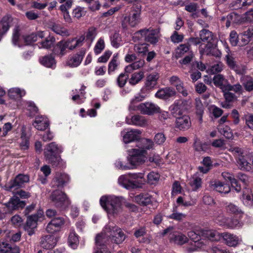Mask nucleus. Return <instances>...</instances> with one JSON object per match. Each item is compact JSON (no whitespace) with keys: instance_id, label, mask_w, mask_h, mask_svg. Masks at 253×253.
<instances>
[{"instance_id":"nucleus-58","label":"nucleus","mask_w":253,"mask_h":253,"mask_svg":"<svg viewBox=\"0 0 253 253\" xmlns=\"http://www.w3.org/2000/svg\"><path fill=\"white\" fill-rule=\"evenodd\" d=\"M134 50L139 54H145L148 51V44L146 43L136 44L134 46Z\"/></svg>"},{"instance_id":"nucleus-7","label":"nucleus","mask_w":253,"mask_h":253,"mask_svg":"<svg viewBox=\"0 0 253 253\" xmlns=\"http://www.w3.org/2000/svg\"><path fill=\"white\" fill-rule=\"evenodd\" d=\"M62 148L58 146L55 142H51L47 144L44 150V156L49 163L53 165L56 166L58 164L60 158L56 156L58 153L62 152Z\"/></svg>"},{"instance_id":"nucleus-50","label":"nucleus","mask_w":253,"mask_h":253,"mask_svg":"<svg viewBox=\"0 0 253 253\" xmlns=\"http://www.w3.org/2000/svg\"><path fill=\"white\" fill-rule=\"evenodd\" d=\"M243 202L248 207L253 206V195L251 192H244L243 194Z\"/></svg>"},{"instance_id":"nucleus-1","label":"nucleus","mask_w":253,"mask_h":253,"mask_svg":"<svg viewBox=\"0 0 253 253\" xmlns=\"http://www.w3.org/2000/svg\"><path fill=\"white\" fill-rule=\"evenodd\" d=\"M126 235L122 230L113 223L105 226L101 234L96 236L95 243L97 250L95 253H107L105 246L110 243L116 244L122 243Z\"/></svg>"},{"instance_id":"nucleus-64","label":"nucleus","mask_w":253,"mask_h":253,"mask_svg":"<svg viewBox=\"0 0 253 253\" xmlns=\"http://www.w3.org/2000/svg\"><path fill=\"white\" fill-rule=\"evenodd\" d=\"M195 149L199 152H206L208 149V145L199 141H195L194 144Z\"/></svg>"},{"instance_id":"nucleus-61","label":"nucleus","mask_w":253,"mask_h":253,"mask_svg":"<svg viewBox=\"0 0 253 253\" xmlns=\"http://www.w3.org/2000/svg\"><path fill=\"white\" fill-rule=\"evenodd\" d=\"M226 209L229 212L234 214H240L243 213L242 210L236 205L232 203H229L226 206Z\"/></svg>"},{"instance_id":"nucleus-13","label":"nucleus","mask_w":253,"mask_h":253,"mask_svg":"<svg viewBox=\"0 0 253 253\" xmlns=\"http://www.w3.org/2000/svg\"><path fill=\"white\" fill-rule=\"evenodd\" d=\"M149 94L145 88H142L140 91L136 94L130 100L129 105V110L130 111H137L139 104L138 102L143 101Z\"/></svg>"},{"instance_id":"nucleus-15","label":"nucleus","mask_w":253,"mask_h":253,"mask_svg":"<svg viewBox=\"0 0 253 253\" xmlns=\"http://www.w3.org/2000/svg\"><path fill=\"white\" fill-rule=\"evenodd\" d=\"M202 237V239H206L207 241H218L221 238V233L213 229H200V232Z\"/></svg>"},{"instance_id":"nucleus-39","label":"nucleus","mask_w":253,"mask_h":253,"mask_svg":"<svg viewBox=\"0 0 253 253\" xmlns=\"http://www.w3.org/2000/svg\"><path fill=\"white\" fill-rule=\"evenodd\" d=\"M190 50V45L188 43L180 44L175 49V56L176 58H178L184 55V54L189 52Z\"/></svg>"},{"instance_id":"nucleus-14","label":"nucleus","mask_w":253,"mask_h":253,"mask_svg":"<svg viewBox=\"0 0 253 253\" xmlns=\"http://www.w3.org/2000/svg\"><path fill=\"white\" fill-rule=\"evenodd\" d=\"M137 111H139L144 115H153L160 112V107L154 103L146 102L139 104Z\"/></svg>"},{"instance_id":"nucleus-29","label":"nucleus","mask_w":253,"mask_h":253,"mask_svg":"<svg viewBox=\"0 0 253 253\" xmlns=\"http://www.w3.org/2000/svg\"><path fill=\"white\" fill-rule=\"evenodd\" d=\"M35 128L39 130H44L49 126V121L47 118L43 116H38L33 123Z\"/></svg>"},{"instance_id":"nucleus-59","label":"nucleus","mask_w":253,"mask_h":253,"mask_svg":"<svg viewBox=\"0 0 253 253\" xmlns=\"http://www.w3.org/2000/svg\"><path fill=\"white\" fill-rule=\"evenodd\" d=\"M219 131L221 134L223 135L226 138L230 139L233 137V133L231 129L227 126H221L218 127Z\"/></svg>"},{"instance_id":"nucleus-5","label":"nucleus","mask_w":253,"mask_h":253,"mask_svg":"<svg viewBox=\"0 0 253 253\" xmlns=\"http://www.w3.org/2000/svg\"><path fill=\"white\" fill-rule=\"evenodd\" d=\"M141 9L142 6L139 4L132 7L129 16H126L122 22V26L124 29L127 28V23L130 27H134L140 22Z\"/></svg>"},{"instance_id":"nucleus-28","label":"nucleus","mask_w":253,"mask_h":253,"mask_svg":"<svg viewBox=\"0 0 253 253\" xmlns=\"http://www.w3.org/2000/svg\"><path fill=\"white\" fill-rule=\"evenodd\" d=\"M126 122L128 125H132L141 127H144L148 125V121L143 116L140 115L133 116L130 121L126 118Z\"/></svg>"},{"instance_id":"nucleus-60","label":"nucleus","mask_w":253,"mask_h":253,"mask_svg":"<svg viewBox=\"0 0 253 253\" xmlns=\"http://www.w3.org/2000/svg\"><path fill=\"white\" fill-rule=\"evenodd\" d=\"M225 60L228 66L230 69H232L235 65L236 62L233 54L229 51V49L228 50L227 55L225 56Z\"/></svg>"},{"instance_id":"nucleus-46","label":"nucleus","mask_w":253,"mask_h":253,"mask_svg":"<svg viewBox=\"0 0 253 253\" xmlns=\"http://www.w3.org/2000/svg\"><path fill=\"white\" fill-rule=\"evenodd\" d=\"M215 222L221 226H226L228 218H226L221 211H219L214 213Z\"/></svg>"},{"instance_id":"nucleus-21","label":"nucleus","mask_w":253,"mask_h":253,"mask_svg":"<svg viewBox=\"0 0 253 253\" xmlns=\"http://www.w3.org/2000/svg\"><path fill=\"white\" fill-rule=\"evenodd\" d=\"M221 238H223L225 243L230 247H236L241 241V239L236 235L227 232L221 233Z\"/></svg>"},{"instance_id":"nucleus-19","label":"nucleus","mask_w":253,"mask_h":253,"mask_svg":"<svg viewBox=\"0 0 253 253\" xmlns=\"http://www.w3.org/2000/svg\"><path fill=\"white\" fill-rule=\"evenodd\" d=\"M175 127L180 130H185L191 126L190 118L187 115L175 117Z\"/></svg>"},{"instance_id":"nucleus-8","label":"nucleus","mask_w":253,"mask_h":253,"mask_svg":"<svg viewBox=\"0 0 253 253\" xmlns=\"http://www.w3.org/2000/svg\"><path fill=\"white\" fill-rule=\"evenodd\" d=\"M159 31L152 29L141 30L134 34L133 39L135 41L145 40L151 43H155L158 41Z\"/></svg>"},{"instance_id":"nucleus-49","label":"nucleus","mask_w":253,"mask_h":253,"mask_svg":"<svg viewBox=\"0 0 253 253\" xmlns=\"http://www.w3.org/2000/svg\"><path fill=\"white\" fill-rule=\"evenodd\" d=\"M243 225V223L236 218H228L226 227L230 229H238Z\"/></svg>"},{"instance_id":"nucleus-43","label":"nucleus","mask_w":253,"mask_h":253,"mask_svg":"<svg viewBox=\"0 0 253 253\" xmlns=\"http://www.w3.org/2000/svg\"><path fill=\"white\" fill-rule=\"evenodd\" d=\"M145 63L144 60H139L135 61L132 64L127 66L125 68V71L126 73H130L133 70H137L142 67Z\"/></svg>"},{"instance_id":"nucleus-20","label":"nucleus","mask_w":253,"mask_h":253,"mask_svg":"<svg viewBox=\"0 0 253 253\" xmlns=\"http://www.w3.org/2000/svg\"><path fill=\"white\" fill-rule=\"evenodd\" d=\"M169 240L171 243L181 246L188 241V237L180 232H174L169 235Z\"/></svg>"},{"instance_id":"nucleus-42","label":"nucleus","mask_w":253,"mask_h":253,"mask_svg":"<svg viewBox=\"0 0 253 253\" xmlns=\"http://www.w3.org/2000/svg\"><path fill=\"white\" fill-rule=\"evenodd\" d=\"M151 197L147 194H141L135 197V201L139 204L147 206L151 202Z\"/></svg>"},{"instance_id":"nucleus-33","label":"nucleus","mask_w":253,"mask_h":253,"mask_svg":"<svg viewBox=\"0 0 253 253\" xmlns=\"http://www.w3.org/2000/svg\"><path fill=\"white\" fill-rule=\"evenodd\" d=\"M207 245V243L203 242H191L186 247V250L188 253H191L204 248Z\"/></svg>"},{"instance_id":"nucleus-2","label":"nucleus","mask_w":253,"mask_h":253,"mask_svg":"<svg viewBox=\"0 0 253 253\" xmlns=\"http://www.w3.org/2000/svg\"><path fill=\"white\" fill-rule=\"evenodd\" d=\"M118 182L123 187L131 190L141 188L145 179L142 173H129L119 176Z\"/></svg>"},{"instance_id":"nucleus-32","label":"nucleus","mask_w":253,"mask_h":253,"mask_svg":"<svg viewBox=\"0 0 253 253\" xmlns=\"http://www.w3.org/2000/svg\"><path fill=\"white\" fill-rule=\"evenodd\" d=\"M40 63L45 67L54 68L56 62L54 57L51 55H45L40 58Z\"/></svg>"},{"instance_id":"nucleus-55","label":"nucleus","mask_w":253,"mask_h":253,"mask_svg":"<svg viewBox=\"0 0 253 253\" xmlns=\"http://www.w3.org/2000/svg\"><path fill=\"white\" fill-rule=\"evenodd\" d=\"M186 215L181 212L177 211L175 209H173L172 213L169 215L168 217L170 219H174L177 221H181L185 218Z\"/></svg>"},{"instance_id":"nucleus-57","label":"nucleus","mask_w":253,"mask_h":253,"mask_svg":"<svg viewBox=\"0 0 253 253\" xmlns=\"http://www.w3.org/2000/svg\"><path fill=\"white\" fill-rule=\"evenodd\" d=\"M166 140V137L163 132L156 133L154 137V143L158 145H163Z\"/></svg>"},{"instance_id":"nucleus-40","label":"nucleus","mask_w":253,"mask_h":253,"mask_svg":"<svg viewBox=\"0 0 253 253\" xmlns=\"http://www.w3.org/2000/svg\"><path fill=\"white\" fill-rule=\"evenodd\" d=\"M144 72L139 71L132 74L128 80L129 84L135 85L139 83L144 78Z\"/></svg>"},{"instance_id":"nucleus-31","label":"nucleus","mask_w":253,"mask_h":253,"mask_svg":"<svg viewBox=\"0 0 253 253\" xmlns=\"http://www.w3.org/2000/svg\"><path fill=\"white\" fill-rule=\"evenodd\" d=\"M253 0H236L230 3L229 7L233 9L245 8L251 5Z\"/></svg>"},{"instance_id":"nucleus-3","label":"nucleus","mask_w":253,"mask_h":253,"mask_svg":"<svg viewBox=\"0 0 253 253\" xmlns=\"http://www.w3.org/2000/svg\"><path fill=\"white\" fill-rule=\"evenodd\" d=\"M123 200L122 197L103 196L100 199V204L108 214L115 215L122 211Z\"/></svg>"},{"instance_id":"nucleus-52","label":"nucleus","mask_w":253,"mask_h":253,"mask_svg":"<svg viewBox=\"0 0 253 253\" xmlns=\"http://www.w3.org/2000/svg\"><path fill=\"white\" fill-rule=\"evenodd\" d=\"M141 146L138 148L144 149L147 151V150L153 149L154 143V142L150 139H143L141 140Z\"/></svg>"},{"instance_id":"nucleus-37","label":"nucleus","mask_w":253,"mask_h":253,"mask_svg":"<svg viewBox=\"0 0 253 253\" xmlns=\"http://www.w3.org/2000/svg\"><path fill=\"white\" fill-rule=\"evenodd\" d=\"M240 81L247 91H251L253 90V79L252 77L249 76H241Z\"/></svg>"},{"instance_id":"nucleus-35","label":"nucleus","mask_w":253,"mask_h":253,"mask_svg":"<svg viewBox=\"0 0 253 253\" xmlns=\"http://www.w3.org/2000/svg\"><path fill=\"white\" fill-rule=\"evenodd\" d=\"M188 184L192 190L196 191L201 186L202 179L197 174H194L189 179Z\"/></svg>"},{"instance_id":"nucleus-44","label":"nucleus","mask_w":253,"mask_h":253,"mask_svg":"<svg viewBox=\"0 0 253 253\" xmlns=\"http://www.w3.org/2000/svg\"><path fill=\"white\" fill-rule=\"evenodd\" d=\"M55 42V38L53 37L49 36L46 38L44 41L39 42L38 44L39 48L48 49L53 46Z\"/></svg>"},{"instance_id":"nucleus-26","label":"nucleus","mask_w":253,"mask_h":253,"mask_svg":"<svg viewBox=\"0 0 253 253\" xmlns=\"http://www.w3.org/2000/svg\"><path fill=\"white\" fill-rule=\"evenodd\" d=\"M56 242V239L53 235H48L42 238L41 245L43 248L49 250L55 247Z\"/></svg>"},{"instance_id":"nucleus-56","label":"nucleus","mask_w":253,"mask_h":253,"mask_svg":"<svg viewBox=\"0 0 253 253\" xmlns=\"http://www.w3.org/2000/svg\"><path fill=\"white\" fill-rule=\"evenodd\" d=\"M105 48V42L103 38H100L94 48V51L95 54H98L101 52V51Z\"/></svg>"},{"instance_id":"nucleus-41","label":"nucleus","mask_w":253,"mask_h":253,"mask_svg":"<svg viewBox=\"0 0 253 253\" xmlns=\"http://www.w3.org/2000/svg\"><path fill=\"white\" fill-rule=\"evenodd\" d=\"M79 240L78 235L75 231H71L68 238V244L70 247L73 249L77 248Z\"/></svg>"},{"instance_id":"nucleus-53","label":"nucleus","mask_w":253,"mask_h":253,"mask_svg":"<svg viewBox=\"0 0 253 253\" xmlns=\"http://www.w3.org/2000/svg\"><path fill=\"white\" fill-rule=\"evenodd\" d=\"M229 151L231 152L237 158L244 156L245 150L243 148L238 146H231L229 149Z\"/></svg>"},{"instance_id":"nucleus-38","label":"nucleus","mask_w":253,"mask_h":253,"mask_svg":"<svg viewBox=\"0 0 253 253\" xmlns=\"http://www.w3.org/2000/svg\"><path fill=\"white\" fill-rule=\"evenodd\" d=\"M239 169L242 170L250 171L251 169V164L247 161L244 156L236 159Z\"/></svg>"},{"instance_id":"nucleus-6","label":"nucleus","mask_w":253,"mask_h":253,"mask_svg":"<svg viewBox=\"0 0 253 253\" xmlns=\"http://www.w3.org/2000/svg\"><path fill=\"white\" fill-rule=\"evenodd\" d=\"M128 161L133 169L135 167L142 165L147 159V152L140 148L132 149L128 151Z\"/></svg>"},{"instance_id":"nucleus-54","label":"nucleus","mask_w":253,"mask_h":253,"mask_svg":"<svg viewBox=\"0 0 253 253\" xmlns=\"http://www.w3.org/2000/svg\"><path fill=\"white\" fill-rule=\"evenodd\" d=\"M235 72L239 75L245 76V74L247 73V67L244 64H235V65L232 69Z\"/></svg>"},{"instance_id":"nucleus-30","label":"nucleus","mask_w":253,"mask_h":253,"mask_svg":"<svg viewBox=\"0 0 253 253\" xmlns=\"http://www.w3.org/2000/svg\"><path fill=\"white\" fill-rule=\"evenodd\" d=\"M211 186L212 188L220 193H228L231 190L229 185L219 181H212L211 183Z\"/></svg>"},{"instance_id":"nucleus-63","label":"nucleus","mask_w":253,"mask_h":253,"mask_svg":"<svg viewBox=\"0 0 253 253\" xmlns=\"http://www.w3.org/2000/svg\"><path fill=\"white\" fill-rule=\"evenodd\" d=\"M212 80L214 85L216 86L220 87V88L222 87L224 81H225L223 76L221 74H218L214 76Z\"/></svg>"},{"instance_id":"nucleus-34","label":"nucleus","mask_w":253,"mask_h":253,"mask_svg":"<svg viewBox=\"0 0 253 253\" xmlns=\"http://www.w3.org/2000/svg\"><path fill=\"white\" fill-rule=\"evenodd\" d=\"M26 94L24 89L18 87H13L8 90V95L9 97L13 99L21 98Z\"/></svg>"},{"instance_id":"nucleus-27","label":"nucleus","mask_w":253,"mask_h":253,"mask_svg":"<svg viewBox=\"0 0 253 253\" xmlns=\"http://www.w3.org/2000/svg\"><path fill=\"white\" fill-rule=\"evenodd\" d=\"M176 91L172 87H167L159 90L155 96L159 98L167 99L176 95Z\"/></svg>"},{"instance_id":"nucleus-17","label":"nucleus","mask_w":253,"mask_h":253,"mask_svg":"<svg viewBox=\"0 0 253 253\" xmlns=\"http://www.w3.org/2000/svg\"><path fill=\"white\" fill-rule=\"evenodd\" d=\"M64 223L65 220L63 217H54L48 223L46 230L48 233H53L58 231Z\"/></svg>"},{"instance_id":"nucleus-36","label":"nucleus","mask_w":253,"mask_h":253,"mask_svg":"<svg viewBox=\"0 0 253 253\" xmlns=\"http://www.w3.org/2000/svg\"><path fill=\"white\" fill-rule=\"evenodd\" d=\"M84 39V37H81L79 39H72L71 40H68L65 42L66 47H67V48L70 50H73L76 47L82 45Z\"/></svg>"},{"instance_id":"nucleus-24","label":"nucleus","mask_w":253,"mask_h":253,"mask_svg":"<svg viewBox=\"0 0 253 253\" xmlns=\"http://www.w3.org/2000/svg\"><path fill=\"white\" fill-rule=\"evenodd\" d=\"M221 21L223 24H225L227 28H228L232 24L238 23L241 21V17L240 15L234 12H232L227 16H223L221 18Z\"/></svg>"},{"instance_id":"nucleus-51","label":"nucleus","mask_w":253,"mask_h":253,"mask_svg":"<svg viewBox=\"0 0 253 253\" xmlns=\"http://www.w3.org/2000/svg\"><path fill=\"white\" fill-rule=\"evenodd\" d=\"M68 48L66 47V44L65 42H58L55 48V52L62 56L66 53V49Z\"/></svg>"},{"instance_id":"nucleus-25","label":"nucleus","mask_w":253,"mask_h":253,"mask_svg":"<svg viewBox=\"0 0 253 253\" xmlns=\"http://www.w3.org/2000/svg\"><path fill=\"white\" fill-rule=\"evenodd\" d=\"M69 181V176L65 173H57L52 182L53 187H62Z\"/></svg>"},{"instance_id":"nucleus-45","label":"nucleus","mask_w":253,"mask_h":253,"mask_svg":"<svg viewBox=\"0 0 253 253\" xmlns=\"http://www.w3.org/2000/svg\"><path fill=\"white\" fill-rule=\"evenodd\" d=\"M52 30L56 34L62 36H69L70 33L65 28L58 24H54L51 27Z\"/></svg>"},{"instance_id":"nucleus-18","label":"nucleus","mask_w":253,"mask_h":253,"mask_svg":"<svg viewBox=\"0 0 253 253\" xmlns=\"http://www.w3.org/2000/svg\"><path fill=\"white\" fill-rule=\"evenodd\" d=\"M141 132L138 129H128L122 131L121 134L123 136L124 142L125 143H128L137 139Z\"/></svg>"},{"instance_id":"nucleus-23","label":"nucleus","mask_w":253,"mask_h":253,"mask_svg":"<svg viewBox=\"0 0 253 253\" xmlns=\"http://www.w3.org/2000/svg\"><path fill=\"white\" fill-rule=\"evenodd\" d=\"M159 78V75L158 73H152L150 74L146 77L145 85L142 88H145L147 91L152 89L157 84Z\"/></svg>"},{"instance_id":"nucleus-22","label":"nucleus","mask_w":253,"mask_h":253,"mask_svg":"<svg viewBox=\"0 0 253 253\" xmlns=\"http://www.w3.org/2000/svg\"><path fill=\"white\" fill-rule=\"evenodd\" d=\"M84 54L85 50H81L77 54L70 56L67 61V65L72 68L78 67L81 63Z\"/></svg>"},{"instance_id":"nucleus-11","label":"nucleus","mask_w":253,"mask_h":253,"mask_svg":"<svg viewBox=\"0 0 253 253\" xmlns=\"http://www.w3.org/2000/svg\"><path fill=\"white\" fill-rule=\"evenodd\" d=\"M29 180V178L28 175L20 174L6 184L5 186V188L7 191L15 190L22 187L24 183L28 182Z\"/></svg>"},{"instance_id":"nucleus-48","label":"nucleus","mask_w":253,"mask_h":253,"mask_svg":"<svg viewBox=\"0 0 253 253\" xmlns=\"http://www.w3.org/2000/svg\"><path fill=\"white\" fill-rule=\"evenodd\" d=\"M195 107L196 110V114L198 115L199 121L202 122V116L204 113V107L199 98L195 99Z\"/></svg>"},{"instance_id":"nucleus-47","label":"nucleus","mask_w":253,"mask_h":253,"mask_svg":"<svg viewBox=\"0 0 253 253\" xmlns=\"http://www.w3.org/2000/svg\"><path fill=\"white\" fill-rule=\"evenodd\" d=\"M199 232L200 230H197V232L190 231L188 232V236L192 242H203L207 243V241L202 239L201 234Z\"/></svg>"},{"instance_id":"nucleus-12","label":"nucleus","mask_w":253,"mask_h":253,"mask_svg":"<svg viewBox=\"0 0 253 253\" xmlns=\"http://www.w3.org/2000/svg\"><path fill=\"white\" fill-rule=\"evenodd\" d=\"M42 214L43 212L40 211L37 214L28 216L24 228L29 235H32L34 234V230L37 226V221L40 218L42 217Z\"/></svg>"},{"instance_id":"nucleus-4","label":"nucleus","mask_w":253,"mask_h":253,"mask_svg":"<svg viewBox=\"0 0 253 253\" xmlns=\"http://www.w3.org/2000/svg\"><path fill=\"white\" fill-rule=\"evenodd\" d=\"M200 36L201 41L207 42L205 46V48L202 47V45H201L200 52L202 54L212 55L216 57H219L221 55L220 51L212 43L213 36L211 32L208 30L204 29L200 31Z\"/></svg>"},{"instance_id":"nucleus-9","label":"nucleus","mask_w":253,"mask_h":253,"mask_svg":"<svg viewBox=\"0 0 253 253\" xmlns=\"http://www.w3.org/2000/svg\"><path fill=\"white\" fill-rule=\"evenodd\" d=\"M50 199L55 207L62 209H65L70 204L66 195L59 190L53 191L50 195Z\"/></svg>"},{"instance_id":"nucleus-10","label":"nucleus","mask_w":253,"mask_h":253,"mask_svg":"<svg viewBox=\"0 0 253 253\" xmlns=\"http://www.w3.org/2000/svg\"><path fill=\"white\" fill-rule=\"evenodd\" d=\"M191 107V103L185 100H178L175 101L171 105L169 109L174 117L181 116L184 112L190 109Z\"/></svg>"},{"instance_id":"nucleus-16","label":"nucleus","mask_w":253,"mask_h":253,"mask_svg":"<svg viewBox=\"0 0 253 253\" xmlns=\"http://www.w3.org/2000/svg\"><path fill=\"white\" fill-rule=\"evenodd\" d=\"M7 209V212H11L13 211L23 208L26 205L23 201H20L18 197L13 196L11 197L8 202L3 204Z\"/></svg>"},{"instance_id":"nucleus-62","label":"nucleus","mask_w":253,"mask_h":253,"mask_svg":"<svg viewBox=\"0 0 253 253\" xmlns=\"http://www.w3.org/2000/svg\"><path fill=\"white\" fill-rule=\"evenodd\" d=\"M209 110L213 116L216 118L221 116L223 113V111L215 105L210 106Z\"/></svg>"}]
</instances>
